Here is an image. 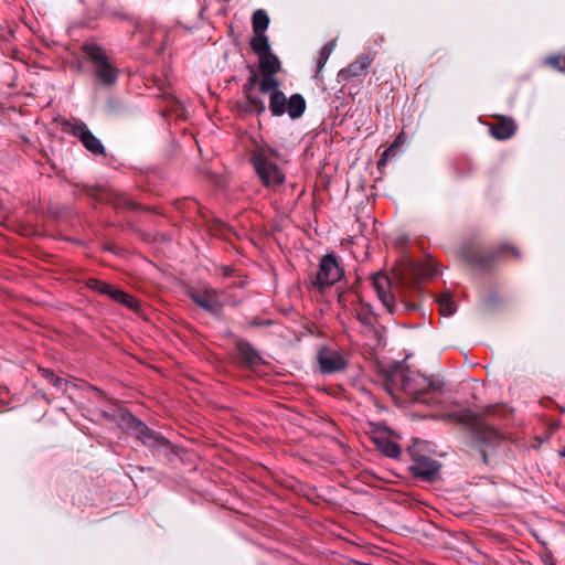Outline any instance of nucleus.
<instances>
[{
  "label": "nucleus",
  "instance_id": "a878e982",
  "mask_svg": "<svg viewBox=\"0 0 565 565\" xmlns=\"http://www.w3.org/2000/svg\"><path fill=\"white\" fill-rule=\"evenodd\" d=\"M438 305L440 313L445 317H449L456 311V303L449 295H443L438 300Z\"/></svg>",
  "mask_w": 565,
  "mask_h": 565
},
{
  "label": "nucleus",
  "instance_id": "6e6552de",
  "mask_svg": "<svg viewBox=\"0 0 565 565\" xmlns=\"http://www.w3.org/2000/svg\"><path fill=\"white\" fill-rule=\"evenodd\" d=\"M64 130L78 138L85 149L94 156H105L106 150L102 141L93 135L87 125L79 120H70L64 124Z\"/></svg>",
  "mask_w": 565,
  "mask_h": 565
},
{
  "label": "nucleus",
  "instance_id": "f8f14e48",
  "mask_svg": "<svg viewBox=\"0 0 565 565\" xmlns=\"http://www.w3.org/2000/svg\"><path fill=\"white\" fill-rule=\"evenodd\" d=\"M372 284L382 303L393 312L395 307V297L390 291L391 281L387 276L376 273L372 275Z\"/></svg>",
  "mask_w": 565,
  "mask_h": 565
},
{
  "label": "nucleus",
  "instance_id": "4be33fe9",
  "mask_svg": "<svg viewBox=\"0 0 565 565\" xmlns=\"http://www.w3.org/2000/svg\"><path fill=\"white\" fill-rule=\"evenodd\" d=\"M250 47L257 56L265 54L270 51V45L268 42V38L265 33H254V36L250 39Z\"/></svg>",
  "mask_w": 565,
  "mask_h": 565
},
{
  "label": "nucleus",
  "instance_id": "5701e85b",
  "mask_svg": "<svg viewBox=\"0 0 565 565\" xmlns=\"http://www.w3.org/2000/svg\"><path fill=\"white\" fill-rule=\"evenodd\" d=\"M254 33H265L269 25V17L266 11L259 9L253 13L252 18Z\"/></svg>",
  "mask_w": 565,
  "mask_h": 565
},
{
  "label": "nucleus",
  "instance_id": "bb28decb",
  "mask_svg": "<svg viewBox=\"0 0 565 565\" xmlns=\"http://www.w3.org/2000/svg\"><path fill=\"white\" fill-rule=\"evenodd\" d=\"M544 64L551 68L565 73V54H556L544 58Z\"/></svg>",
  "mask_w": 565,
  "mask_h": 565
},
{
  "label": "nucleus",
  "instance_id": "7c9ffc66",
  "mask_svg": "<svg viewBox=\"0 0 565 565\" xmlns=\"http://www.w3.org/2000/svg\"><path fill=\"white\" fill-rule=\"evenodd\" d=\"M88 286L89 288H92L93 290H96L97 292L102 294V295H106V296H110L113 289H114V286L107 284V282H104V281H100V280H97V279H93L88 282Z\"/></svg>",
  "mask_w": 565,
  "mask_h": 565
},
{
  "label": "nucleus",
  "instance_id": "39448f33",
  "mask_svg": "<svg viewBox=\"0 0 565 565\" xmlns=\"http://www.w3.org/2000/svg\"><path fill=\"white\" fill-rule=\"evenodd\" d=\"M508 252L515 258L521 257L518 247L508 243L501 244L497 248L487 252L480 250L473 245L466 244L460 247L459 254L461 259L471 268L480 271H490L494 268L497 262Z\"/></svg>",
  "mask_w": 565,
  "mask_h": 565
},
{
  "label": "nucleus",
  "instance_id": "2f4dec72",
  "mask_svg": "<svg viewBox=\"0 0 565 565\" xmlns=\"http://www.w3.org/2000/svg\"><path fill=\"white\" fill-rule=\"evenodd\" d=\"M399 302L403 305L406 311H416L418 309V303L415 298L409 299L405 294L399 295Z\"/></svg>",
  "mask_w": 565,
  "mask_h": 565
},
{
  "label": "nucleus",
  "instance_id": "a211bd4d",
  "mask_svg": "<svg viewBox=\"0 0 565 565\" xmlns=\"http://www.w3.org/2000/svg\"><path fill=\"white\" fill-rule=\"evenodd\" d=\"M306 110V100L300 94H294L287 99L286 113L292 119H297L302 116Z\"/></svg>",
  "mask_w": 565,
  "mask_h": 565
},
{
  "label": "nucleus",
  "instance_id": "1a4fd4ad",
  "mask_svg": "<svg viewBox=\"0 0 565 565\" xmlns=\"http://www.w3.org/2000/svg\"><path fill=\"white\" fill-rule=\"evenodd\" d=\"M317 361L320 371L323 374H333L342 372L348 366V361L343 353L330 347H321L317 353Z\"/></svg>",
  "mask_w": 565,
  "mask_h": 565
},
{
  "label": "nucleus",
  "instance_id": "0eeeda50",
  "mask_svg": "<svg viewBox=\"0 0 565 565\" xmlns=\"http://www.w3.org/2000/svg\"><path fill=\"white\" fill-rule=\"evenodd\" d=\"M344 277V268L333 253L321 257L318 271L311 280V286L319 292L334 286Z\"/></svg>",
  "mask_w": 565,
  "mask_h": 565
},
{
  "label": "nucleus",
  "instance_id": "b1692460",
  "mask_svg": "<svg viewBox=\"0 0 565 565\" xmlns=\"http://www.w3.org/2000/svg\"><path fill=\"white\" fill-rule=\"evenodd\" d=\"M132 424L134 426L131 428L134 429L137 438L140 439L143 444L150 445L154 439L152 431L142 422L136 418H132Z\"/></svg>",
  "mask_w": 565,
  "mask_h": 565
},
{
  "label": "nucleus",
  "instance_id": "20e7f679",
  "mask_svg": "<svg viewBox=\"0 0 565 565\" xmlns=\"http://www.w3.org/2000/svg\"><path fill=\"white\" fill-rule=\"evenodd\" d=\"M82 52L92 65L94 78L104 87H113L119 77L118 67L111 62L106 50L93 41H86L82 45Z\"/></svg>",
  "mask_w": 565,
  "mask_h": 565
},
{
  "label": "nucleus",
  "instance_id": "cd10ccee",
  "mask_svg": "<svg viewBox=\"0 0 565 565\" xmlns=\"http://www.w3.org/2000/svg\"><path fill=\"white\" fill-rule=\"evenodd\" d=\"M39 372L53 386H55L56 388H62V386L64 384V380L62 377L55 375L52 370L40 367Z\"/></svg>",
  "mask_w": 565,
  "mask_h": 565
},
{
  "label": "nucleus",
  "instance_id": "c9c22d12",
  "mask_svg": "<svg viewBox=\"0 0 565 565\" xmlns=\"http://www.w3.org/2000/svg\"><path fill=\"white\" fill-rule=\"evenodd\" d=\"M559 457L565 458V446L558 451Z\"/></svg>",
  "mask_w": 565,
  "mask_h": 565
},
{
  "label": "nucleus",
  "instance_id": "ddd939ff",
  "mask_svg": "<svg viewBox=\"0 0 565 565\" xmlns=\"http://www.w3.org/2000/svg\"><path fill=\"white\" fill-rule=\"evenodd\" d=\"M490 135L497 140H507L516 132V124L510 117L499 116L495 122L489 124Z\"/></svg>",
  "mask_w": 565,
  "mask_h": 565
},
{
  "label": "nucleus",
  "instance_id": "7ed1b4c3",
  "mask_svg": "<svg viewBox=\"0 0 565 565\" xmlns=\"http://www.w3.org/2000/svg\"><path fill=\"white\" fill-rule=\"evenodd\" d=\"M279 153L270 147L256 148L250 156V162L262 184L276 191L285 183L286 177L277 164Z\"/></svg>",
  "mask_w": 565,
  "mask_h": 565
},
{
  "label": "nucleus",
  "instance_id": "f03ea898",
  "mask_svg": "<svg viewBox=\"0 0 565 565\" xmlns=\"http://www.w3.org/2000/svg\"><path fill=\"white\" fill-rule=\"evenodd\" d=\"M509 413L510 409L505 405H490L482 413H476L468 408L444 414L441 419L463 426L477 445L495 446L503 439V435L487 424L486 417H504Z\"/></svg>",
  "mask_w": 565,
  "mask_h": 565
},
{
  "label": "nucleus",
  "instance_id": "f3484780",
  "mask_svg": "<svg viewBox=\"0 0 565 565\" xmlns=\"http://www.w3.org/2000/svg\"><path fill=\"white\" fill-rule=\"evenodd\" d=\"M237 351L243 361L249 366H256L262 363V356L248 342H238Z\"/></svg>",
  "mask_w": 565,
  "mask_h": 565
},
{
  "label": "nucleus",
  "instance_id": "f257e3e1",
  "mask_svg": "<svg viewBox=\"0 0 565 565\" xmlns=\"http://www.w3.org/2000/svg\"><path fill=\"white\" fill-rule=\"evenodd\" d=\"M385 388L395 399L405 397L406 401L429 408L447 409L451 405L445 382L418 370L402 367L394 371L386 379Z\"/></svg>",
  "mask_w": 565,
  "mask_h": 565
},
{
  "label": "nucleus",
  "instance_id": "4468645a",
  "mask_svg": "<svg viewBox=\"0 0 565 565\" xmlns=\"http://www.w3.org/2000/svg\"><path fill=\"white\" fill-rule=\"evenodd\" d=\"M352 315L356 320L369 330H374L376 316L370 305L359 302L352 308Z\"/></svg>",
  "mask_w": 565,
  "mask_h": 565
},
{
  "label": "nucleus",
  "instance_id": "6ab92c4d",
  "mask_svg": "<svg viewBox=\"0 0 565 565\" xmlns=\"http://www.w3.org/2000/svg\"><path fill=\"white\" fill-rule=\"evenodd\" d=\"M287 98L286 95L279 92H273L269 95V110L273 116L280 117L286 113Z\"/></svg>",
  "mask_w": 565,
  "mask_h": 565
},
{
  "label": "nucleus",
  "instance_id": "2eb2a0df",
  "mask_svg": "<svg viewBox=\"0 0 565 565\" xmlns=\"http://www.w3.org/2000/svg\"><path fill=\"white\" fill-rule=\"evenodd\" d=\"M245 103L241 106L244 113L262 115L266 111V105L256 90L243 93Z\"/></svg>",
  "mask_w": 565,
  "mask_h": 565
},
{
  "label": "nucleus",
  "instance_id": "9d476101",
  "mask_svg": "<svg viewBox=\"0 0 565 565\" xmlns=\"http://www.w3.org/2000/svg\"><path fill=\"white\" fill-rule=\"evenodd\" d=\"M189 297L196 306L212 313L218 312L224 306L218 290L212 287L193 288L189 291Z\"/></svg>",
  "mask_w": 565,
  "mask_h": 565
},
{
  "label": "nucleus",
  "instance_id": "9b49d317",
  "mask_svg": "<svg viewBox=\"0 0 565 565\" xmlns=\"http://www.w3.org/2000/svg\"><path fill=\"white\" fill-rule=\"evenodd\" d=\"M374 60L373 53H363L360 54L352 63L348 65V67L342 68L338 77L342 82H349L352 78L362 76L366 73L367 68L372 64Z\"/></svg>",
  "mask_w": 565,
  "mask_h": 565
},
{
  "label": "nucleus",
  "instance_id": "72a5a7b5",
  "mask_svg": "<svg viewBox=\"0 0 565 565\" xmlns=\"http://www.w3.org/2000/svg\"><path fill=\"white\" fill-rule=\"evenodd\" d=\"M398 150L396 148H393V145H391L381 156L379 160V166H384L390 157L396 156Z\"/></svg>",
  "mask_w": 565,
  "mask_h": 565
},
{
  "label": "nucleus",
  "instance_id": "393cba45",
  "mask_svg": "<svg viewBox=\"0 0 565 565\" xmlns=\"http://www.w3.org/2000/svg\"><path fill=\"white\" fill-rule=\"evenodd\" d=\"M335 46V41H331L326 43L319 51L318 60H317V73L321 72L324 67L327 61L329 60L333 49Z\"/></svg>",
  "mask_w": 565,
  "mask_h": 565
},
{
  "label": "nucleus",
  "instance_id": "c85d7f7f",
  "mask_svg": "<svg viewBox=\"0 0 565 565\" xmlns=\"http://www.w3.org/2000/svg\"><path fill=\"white\" fill-rule=\"evenodd\" d=\"M338 302L342 309H344V310L350 309L351 311H352V308L358 305V303H355V299L352 298V294L349 290H342L339 292Z\"/></svg>",
  "mask_w": 565,
  "mask_h": 565
},
{
  "label": "nucleus",
  "instance_id": "aec40b11",
  "mask_svg": "<svg viewBox=\"0 0 565 565\" xmlns=\"http://www.w3.org/2000/svg\"><path fill=\"white\" fill-rule=\"evenodd\" d=\"M109 298L115 300L116 302H119V303L126 306L129 309H132V310H138L140 308L139 301L134 296L125 292L121 289L115 288V287H114Z\"/></svg>",
  "mask_w": 565,
  "mask_h": 565
},
{
  "label": "nucleus",
  "instance_id": "e433bc0d",
  "mask_svg": "<svg viewBox=\"0 0 565 565\" xmlns=\"http://www.w3.org/2000/svg\"><path fill=\"white\" fill-rule=\"evenodd\" d=\"M482 458H483V462L488 463V457H487V454L483 450H482Z\"/></svg>",
  "mask_w": 565,
  "mask_h": 565
},
{
  "label": "nucleus",
  "instance_id": "f704fd0d",
  "mask_svg": "<svg viewBox=\"0 0 565 565\" xmlns=\"http://www.w3.org/2000/svg\"><path fill=\"white\" fill-rule=\"evenodd\" d=\"M405 141H406V136H405L404 131H402L396 136V138L392 142L393 148H396L398 150L405 143Z\"/></svg>",
  "mask_w": 565,
  "mask_h": 565
},
{
  "label": "nucleus",
  "instance_id": "412c9836",
  "mask_svg": "<svg viewBox=\"0 0 565 565\" xmlns=\"http://www.w3.org/2000/svg\"><path fill=\"white\" fill-rule=\"evenodd\" d=\"M276 74H262L258 82V90L260 94H273L279 92L280 81L275 76Z\"/></svg>",
  "mask_w": 565,
  "mask_h": 565
},
{
  "label": "nucleus",
  "instance_id": "dca6fc26",
  "mask_svg": "<svg viewBox=\"0 0 565 565\" xmlns=\"http://www.w3.org/2000/svg\"><path fill=\"white\" fill-rule=\"evenodd\" d=\"M258 64L262 74H277L281 70L279 58L271 51L258 56Z\"/></svg>",
  "mask_w": 565,
  "mask_h": 565
},
{
  "label": "nucleus",
  "instance_id": "c756f323",
  "mask_svg": "<svg viewBox=\"0 0 565 565\" xmlns=\"http://www.w3.org/2000/svg\"><path fill=\"white\" fill-rule=\"evenodd\" d=\"M382 452L390 458H398L401 456V447L394 441H385L381 445Z\"/></svg>",
  "mask_w": 565,
  "mask_h": 565
},
{
  "label": "nucleus",
  "instance_id": "423d86ee",
  "mask_svg": "<svg viewBox=\"0 0 565 565\" xmlns=\"http://www.w3.org/2000/svg\"><path fill=\"white\" fill-rule=\"evenodd\" d=\"M408 454L412 459L409 471L414 477L428 482L437 479L441 465L428 455V447L425 441H415L408 447Z\"/></svg>",
  "mask_w": 565,
  "mask_h": 565
},
{
  "label": "nucleus",
  "instance_id": "473e14b6",
  "mask_svg": "<svg viewBox=\"0 0 565 565\" xmlns=\"http://www.w3.org/2000/svg\"><path fill=\"white\" fill-rule=\"evenodd\" d=\"M258 82V77L254 71H252V75L247 78L242 87L243 93H248L256 90V84Z\"/></svg>",
  "mask_w": 565,
  "mask_h": 565
}]
</instances>
